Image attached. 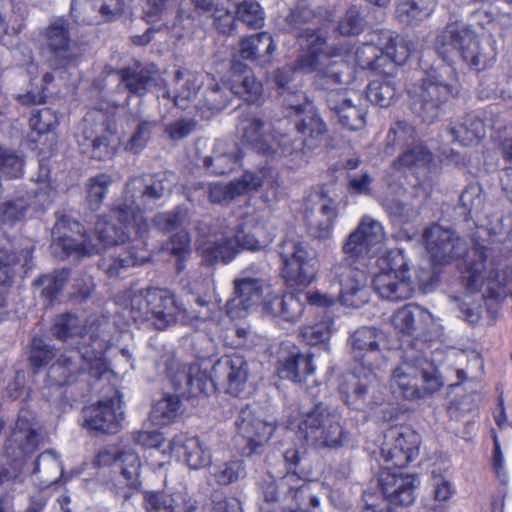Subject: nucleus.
<instances>
[{"instance_id":"nucleus-11","label":"nucleus","mask_w":512,"mask_h":512,"mask_svg":"<svg viewBox=\"0 0 512 512\" xmlns=\"http://www.w3.org/2000/svg\"><path fill=\"white\" fill-rule=\"evenodd\" d=\"M380 271L375 274L372 285L381 298L390 301L409 299L414 288L407 275L408 263L401 250H390L376 260Z\"/></svg>"},{"instance_id":"nucleus-57","label":"nucleus","mask_w":512,"mask_h":512,"mask_svg":"<svg viewBox=\"0 0 512 512\" xmlns=\"http://www.w3.org/2000/svg\"><path fill=\"white\" fill-rule=\"evenodd\" d=\"M262 234V228L256 226L252 231L239 229L232 237L240 250L259 251L266 247L271 241L269 236Z\"/></svg>"},{"instance_id":"nucleus-49","label":"nucleus","mask_w":512,"mask_h":512,"mask_svg":"<svg viewBox=\"0 0 512 512\" xmlns=\"http://www.w3.org/2000/svg\"><path fill=\"white\" fill-rule=\"evenodd\" d=\"M205 291L203 294L195 296L194 302L196 307L191 306L188 311L182 310L180 321L185 324H194L198 321L211 320L215 312V304L212 302V283L209 279L204 280Z\"/></svg>"},{"instance_id":"nucleus-4","label":"nucleus","mask_w":512,"mask_h":512,"mask_svg":"<svg viewBox=\"0 0 512 512\" xmlns=\"http://www.w3.org/2000/svg\"><path fill=\"white\" fill-rule=\"evenodd\" d=\"M444 381L435 364L412 347L404 350L392 370L390 388L406 400L424 399L440 391Z\"/></svg>"},{"instance_id":"nucleus-20","label":"nucleus","mask_w":512,"mask_h":512,"mask_svg":"<svg viewBox=\"0 0 512 512\" xmlns=\"http://www.w3.org/2000/svg\"><path fill=\"white\" fill-rule=\"evenodd\" d=\"M113 395L101 399L96 404L83 409V426L89 430L101 433L114 434L118 431L123 419L122 412L118 411L121 404V395L113 387Z\"/></svg>"},{"instance_id":"nucleus-54","label":"nucleus","mask_w":512,"mask_h":512,"mask_svg":"<svg viewBox=\"0 0 512 512\" xmlns=\"http://www.w3.org/2000/svg\"><path fill=\"white\" fill-rule=\"evenodd\" d=\"M297 38L301 41V46L309 50V55L302 60V66L310 63L313 57L322 54H331L336 47H327L323 49L325 38L314 27H306L302 32H297Z\"/></svg>"},{"instance_id":"nucleus-34","label":"nucleus","mask_w":512,"mask_h":512,"mask_svg":"<svg viewBox=\"0 0 512 512\" xmlns=\"http://www.w3.org/2000/svg\"><path fill=\"white\" fill-rule=\"evenodd\" d=\"M391 323L402 334H424L433 325L434 318L427 309L416 304H407L392 315Z\"/></svg>"},{"instance_id":"nucleus-19","label":"nucleus","mask_w":512,"mask_h":512,"mask_svg":"<svg viewBox=\"0 0 512 512\" xmlns=\"http://www.w3.org/2000/svg\"><path fill=\"white\" fill-rule=\"evenodd\" d=\"M423 238L432 262L437 265L448 264L466 251L465 242L453 230L438 224L426 228Z\"/></svg>"},{"instance_id":"nucleus-10","label":"nucleus","mask_w":512,"mask_h":512,"mask_svg":"<svg viewBox=\"0 0 512 512\" xmlns=\"http://www.w3.org/2000/svg\"><path fill=\"white\" fill-rule=\"evenodd\" d=\"M105 347L104 341H95L92 349H72L60 355L55 363L48 369V377L55 384L69 385L77 382L79 376L87 369L92 376L100 377L108 371L102 359Z\"/></svg>"},{"instance_id":"nucleus-26","label":"nucleus","mask_w":512,"mask_h":512,"mask_svg":"<svg viewBox=\"0 0 512 512\" xmlns=\"http://www.w3.org/2000/svg\"><path fill=\"white\" fill-rule=\"evenodd\" d=\"M415 478L413 475L398 473L390 466L383 468L378 477L381 496L386 503L409 506L415 500Z\"/></svg>"},{"instance_id":"nucleus-60","label":"nucleus","mask_w":512,"mask_h":512,"mask_svg":"<svg viewBox=\"0 0 512 512\" xmlns=\"http://www.w3.org/2000/svg\"><path fill=\"white\" fill-rule=\"evenodd\" d=\"M232 94L231 86L213 85L205 90L201 105L209 110L221 111L228 105Z\"/></svg>"},{"instance_id":"nucleus-53","label":"nucleus","mask_w":512,"mask_h":512,"mask_svg":"<svg viewBox=\"0 0 512 512\" xmlns=\"http://www.w3.org/2000/svg\"><path fill=\"white\" fill-rule=\"evenodd\" d=\"M113 183L111 175L100 173L86 182V202L92 211H97L106 196L109 186Z\"/></svg>"},{"instance_id":"nucleus-29","label":"nucleus","mask_w":512,"mask_h":512,"mask_svg":"<svg viewBox=\"0 0 512 512\" xmlns=\"http://www.w3.org/2000/svg\"><path fill=\"white\" fill-rule=\"evenodd\" d=\"M237 133L240 139L250 145L259 154H271L275 151L265 130L263 117L252 110L243 111L238 120Z\"/></svg>"},{"instance_id":"nucleus-5","label":"nucleus","mask_w":512,"mask_h":512,"mask_svg":"<svg viewBox=\"0 0 512 512\" xmlns=\"http://www.w3.org/2000/svg\"><path fill=\"white\" fill-rule=\"evenodd\" d=\"M459 92L457 73L452 66L442 65L430 70L421 85L410 91L409 107L422 122L431 124L440 116L442 106Z\"/></svg>"},{"instance_id":"nucleus-14","label":"nucleus","mask_w":512,"mask_h":512,"mask_svg":"<svg viewBox=\"0 0 512 512\" xmlns=\"http://www.w3.org/2000/svg\"><path fill=\"white\" fill-rule=\"evenodd\" d=\"M282 276L291 286H306L315 276L313 257L306 243L299 238L286 237L279 245Z\"/></svg>"},{"instance_id":"nucleus-62","label":"nucleus","mask_w":512,"mask_h":512,"mask_svg":"<svg viewBox=\"0 0 512 512\" xmlns=\"http://www.w3.org/2000/svg\"><path fill=\"white\" fill-rule=\"evenodd\" d=\"M237 19L252 28H260L264 23V13L255 0H244L236 8Z\"/></svg>"},{"instance_id":"nucleus-39","label":"nucleus","mask_w":512,"mask_h":512,"mask_svg":"<svg viewBox=\"0 0 512 512\" xmlns=\"http://www.w3.org/2000/svg\"><path fill=\"white\" fill-rule=\"evenodd\" d=\"M275 48L272 36L267 32H261L243 38L239 43V54L242 59L265 66L271 62Z\"/></svg>"},{"instance_id":"nucleus-36","label":"nucleus","mask_w":512,"mask_h":512,"mask_svg":"<svg viewBox=\"0 0 512 512\" xmlns=\"http://www.w3.org/2000/svg\"><path fill=\"white\" fill-rule=\"evenodd\" d=\"M231 91L248 103H256L263 95V85L251 69L239 59L231 62Z\"/></svg>"},{"instance_id":"nucleus-1","label":"nucleus","mask_w":512,"mask_h":512,"mask_svg":"<svg viewBox=\"0 0 512 512\" xmlns=\"http://www.w3.org/2000/svg\"><path fill=\"white\" fill-rule=\"evenodd\" d=\"M249 377V364L237 354L223 356L213 364L208 360L181 364L171 376V383L182 395H209L222 388L238 396Z\"/></svg>"},{"instance_id":"nucleus-59","label":"nucleus","mask_w":512,"mask_h":512,"mask_svg":"<svg viewBox=\"0 0 512 512\" xmlns=\"http://www.w3.org/2000/svg\"><path fill=\"white\" fill-rule=\"evenodd\" d=\"M331 320L328 317L317 323L300 328V336L307 345H317L326 342L331 336Z\"/></svg>"},{"instance_id":"nucleus-13","label":"nucleus","mask_w":512,"mask_h":512,"mask_svg":"<svg viewBox=\"0 0 512 512\" xmlns=\"http://www.w3.org/2000/svg\"><path fill=\"white\" fill-rule=\"evenodd\" d=\"M77 142L80 151L96 160H107L116 152V137L109 120L102 114L86 116L79 126Z\"/></svg>"},{"instance_id":"nucleus-30","label":"nucleus","mask_w":512,"mask_h":512,"mask_svg":"<svg viewBox=\"0 0 512 512\" xmlns=\"http://www.w3.org/2000/svg\"><path fill=\"white\" fill-rule=\"evenodd\" d=\"M140 459L131 451L122 452L114 462L113 489L116 495L128 499L140 487Z\"/></svg>"},{"instance_id":"nucleus-33","label":"nucleus","mask_w":512,"mask_h":512,"mask_svg":"<svg viewBox=\"0 0 512 512\" xmlns=\"http://www.w3.org/2000/svg\"><path fill=\"white\" fill-rule=\"evenodd\" d=\"M337 209L333 200L321 197L314 205L306 209L305 221L311 236L317 239L330 237Z\"/></svg>"},{"instance_id":"nucleus-18","label":"nucleus","mask_w":512,"mask_h":512,"mask_svg":"<svg viewBox=\"0 0 512 512\" xmlns=\"http://www.w3.org/2000/svg\"><path fill=\"white\" fill-rule=\"evenodd\" d=\"M420 435L409 427H394L384 435L381 455L391 469L405 467L418 456Z\"/></svg>"},{"instance_id":"nucleus-42","label":"nucleus","mask_w":512,"mask_h":512,"mask_svg":"<svg viewBox=\"0 0 512 512\" xmlns=\"http://www.w3.org/2000/svg\"><path fill=\"white\" fill-rule=\"evenodd\" d=\"M149 251L145 248L143 240H134L132 246L128 247L125 256L102 259L99 267L109 276L116 277L123 270L131 266L142 265L149 260Z\"/></svg>"},{"instance_id":"nucleus-46","label":"nucleus","mask_w":512,"mask_h":512,"mask_svg":"<svg viewBox=\"0 0 512 512\" xmlns=\"http://www.w3.org/2000/svg\"><path fill=\"white\" fill-rule=\"evenodd\" d=\"M151 288L126 290L122 299L126 310L135 323L143 324L151 322Z\"/></svg>"},{"instance_id":"nucleus-47","label":"nucleus","mask_w":512,"mask_h":512,"mask_svg":"<svg viewBox=\"0 0 512 512\" xmlns=\"http://www.w3.org/2000/svg\"><path fill=\"white\" fill-rule=\"evenodd\" d=\"M295 123L298 134L306 140L309 150H313L321 144L323 136L327 132V126L320 115L311 107Z\"/></svg>"},{"instance_id":"nucleus-23","label":"nucleus","mask_w":512,"mask_h":512,"mask_svg":"<svg viewBox=\"0 0 512 512\" xmlns=\"http://www.w3.org/2000/svg\"><path fill=\"white\" fill-rule=\"evenodd\" d=\"M273 170L262 168L258 174L245 172L240 179L229 184L214 183L208 186V197L212 203H229L237 196L260 188L265 181L271 182Z\"/></svg>"},{"instance_id":"nucleus-61","label":"nucleus","mask_w":512,"mask_h":512,"mask_svg":"<svg viewBox=\"0 0 512 512\" xmlns=\"http://www.w3.org/2000/svg\"><path fill=\"white\" fill-rule=\"evenodd\" d=\"M187 218L188 209L184 206H177L172 211L155 215L152 223L158 230L170 232L182 226Z\"/></svg>"},{"instance_id":"nucleus-27","label":"nucleus","mask_w":512,"mask_h":512,"mask_svg":"<svg viewBox=\"0 0 512 512\" xmlns=\"http://www.w3.org/2000/svg\"><path fill=\"white\" fill-rule=\"evenodd\" d=\"M241 158V150L235 143L222 140H217L214 143L211 154L204 153L200 147L196 149L197 161L206 170L216 175H223L234 170Z\"/></svg>"},{"instance_id":"nucleus-43","label":"nucleus","mask_w":512,"mask_h":512,"mask_svg":"<svg viewBox=\"0 0 512 512\" xmlns=\"http://www.w3.org/2000/svg\"><path fill=\"white\" fill-rule=\"evenodd\" d=\"M131 197L128 186L125 187L124 199L121 204L112 210L117 220L124 224V228L131 233L135 232L139 235L138 240H142L144 234L148 231V224L143 220L141 208L144 204H139Z\"/></svg>"},{"instance_id":"nucleus-56","label":"nucleus","mask_w":512,"mask_h":512,"mask_svg":"<svg viewBox=\"0 0 512 512\" xmlns=\"http://www.w3.org/2000/svg\"><path fill=\"white\" fill-rule=\"evenodd\" d=\"M460 207L466 218H473L479 214L484 207V196L482 187L478 183H471L462 191L460 195Z\"/></svg>"},{"instance_id":"nucleus-58","label":"nucleus","mask_w":512,"mask_h":512,"mask_svg":"<svg viewBox=\"0 0 512 512\" xmlns=\"http://www.w3.org/2000/svg\"><path fill=\"white\" fill-rule=\"evenodd\" d=\"M432 160L433 155L429 149L422 144H418L401 154L397 160L394 161V166L397 168L424 167Z\"/></svg>"},{"instance_id":"nucleus-48","label":"nucleus","mask_w":512,"mask_h":512,"mask_svg":"<svg viewBox=\"0 0 512 512\" xmlns=\"http://www.w3.org/2000/svg\"><path fill=\"white\" fill-rule=\"evenodd\" d=\"M173 443L183 450V457L191 469L198 470L210 465L211 454L199 438L179 436Z\"/></svg>"},{"instance_id":"nucleus-25","label":"nucleus","mask_w":512,"mask_h":512,"mask_svg":"<svg viewBox=\"0 0 512 512\" xmlns=\"http://www.w3.org/2000/svg\"><path fill=\"white\" fill-rule=\"evenodd\" d=\"M235 426L238 435L246 441L249 455L266 445L276 429L275 424L257 417L248 406L240 410Z\"/></svg>"},{"instance_id":"nucleus-52","label":"nucleus","mask_w":512,"mask_h":512,"mask_svg":"<svg viewBox=\"0 0 512 512\" xmlns=\"http://www.w3.org/2000/svg\"><path fill=\"white\" fill-rule=\"evenodd\" d=\"M399 92L396 82L390 78L374 80L366 89V95L370 102L383 108L392 105Z\"/></svg>"},{"instance_id":"nucleus-6","label":"nucleus","mask_w":512,"mask_h":512,"mask_svg":"<svg viewBox=\"0 0 512 512\" xmlns=\"http://www.w3.org/2000/svg\"><path fill=\"white\" fill-rule=\"evenodd\" d=\"M40 430L41 425L34 413L28 409H21L15 427L4 445L3 454L10 464L9 468L0 465V484L23 481L25 458L38 448L41 441Z\"/></svg>"},{"instance_id":"nucleus-55","label":"nucleus","mask_w":512,"mask_h":512,"mask_svg":"<svg viewBox=\"0 0 512 512\" xmlns=\"http://www.w3.org/2000/svg\"><path fill=\"white\" fill-rule=\"evenodd\" d=\"M70 276V270L62 269L34 280L33 285L42 287L41 295L51 302L63 289Z\"/></svg>"},{"instance_id":"nucleus-17","label":"nucleus","mask_w":512,"mask_h":512,"mask_svg":"<svg viewBox=\"0 0 512 512\" xmlns=\"http://www.w3.org/2000/svg\"><path fill=\"white\" fill-rule=\"evenodd\" d=\"M385 231L382 224L370 216H364L342 246L344 255L350 258L370 260L382 249Z\"/></svg>"},{"instance_id":"nucleus-44","label":"nucleus","mask_w":512,"mask_h":512,"mask_svg":"<svg viewBox=\"0 0 512 512\" xmlns=\"http://www.w3.org/2000/svg\"><path fill=\"white\" fill-rule=\"evenodd\" d=\"M383 55L400 64L407 59L408 51L403 43L389 37L388 43L381 49L372 44H364L356 52L358 60L365 66L376 65Z\"/></svg>"},{"instance_id":"nucleus-12","label":"nucleus","mask_w":512,"mask_h":512,"mask_svg":"<svg viewBox=\"0 0 512 512\" xmlns=\"http://www.w3.org/2000/svg\"><path fill=\"white\" fill-rule=\"evenodd\" d=\"M367 260L344 258L332 267L334 280L340 286V300L345 306L359 308L368 302L367 275L364 267Z\"/></svg>"},{"instance_id":"nucleus-31","label":"nucleus","mask_w":512,"mask_h":512,"mask_svg":"<svg viewBox=\"0 0 512 512\" xmlns=\"http://www.w3.org/2000/svg\"><path fill=\"white\" fill-rule=\"evenodd\" d=\"M84 331L83 321L78 316L70 313L58 315L54 319L51 328V332L56 339L69 343L73 346V349H78V347L92 349L95 346V341L100 340L93 339L92 335H88Z\"/></svg>"},{"instance_id":"nucleus-51","label":"nucleus","mask_w":512,"mask_h":512,"mask_svg":"<svg viewBox=\"0 0 512 512\" xmlns=\"http://www.w3.org/2000/svg\"><path fill=\"white\" fill-rule=\"evenodd\" d=\"M173 387H175L172 384ZM176 389V388H174ZM177 395L165 394L161 399L157 400L151 409L150 412V420L159 426L167 425L173 422L178 414L180 409V399L179 397H189L188 395H182L179 391L175 390Z\"/></svg>"},{"instance_id":"nucleus-45","label":"nucleus","mask_w":512,"mask_h":512,"mask_svg":"<svg viewBox=\"0 0 512 512\" xmlns=\"http://www.w3.org/2000/svg\"><path fill=\"white\" fill-rule=\"evenodd\" d=\"M62 472L57 454L53 450H47L38 455L35 460L31 477L40 488H47L58 482Z\"/></svg>"},{"instance_id":"nucleus-32","label":"nucleus","mask_w":512,"mask_h":512,"mask_svg":"<svg viewBox=\"0 0 512 512\" xmlns=\"http://www.w3.org/2000/svg\"><path fill=\"white\" fill-rule=\"evenodd\" d=\"M151 322L157 330H165L180 321L182 310L177 305L174 295L167 290L151 288Z\"/></svg>"},{"instance_id":"nucleus-3","label":"nucleus","mask_w":512,"mask_h":512,"mask_svg":"<svg viewBox=\"0 0 512 512\" xmlns=\"http://www.w3.org/2000/svg\"><path fill=\"white\" fill-rule=\"evenodd\" d=\"M380 338V331L374 327H361L349 338L351 354L359 366L344 379L340 390L345 394L346 404L355 410L372 408L378 402L374 396L377 380L371 359L379 350Z\"/></svg>"},{"instance_id":"nucleus-37","label":"nucleus","mask_w":512,"mask_h":512,"mask_svg":"<svg viewBox=\"0 0 512 512\" xmlns=\"http://www.w3.org/2000/svg\"><path fill=\"white\" fill-rule=\"evenodd\" d=\"M195 229L198 234L203 238H209L210 236H217L221 234L224 238L219 240H208L203 243L204 250L208 252L215 260L222 261L224 263L230 262L236 254L240 251L234 238L229 237V232L225 229L221 232H217L212 229L211 225L205 221H199L195 225Z\"/></svg>"},{"instance_id":"nucleus-38","label":"nucleus","mask_w":512,"mask_h":512,"mask_svg":"<svg viewBox=\"0 0 512 512\" xmlns=\"http://www.w3.org/2000/svg\"><path fill=\"white\" fill-rule=\"evenodd\" d=\"M144 507L147 512H195L197 501L187 493L154 492L146 494Z\"/></svg>"},{"instance_id":"nucleus-21","label":"nucleus","mask_w":512,"mask_h":512,"mask_svg":"<svg viewBox=\"0 0 512 512\" xmlns=\"http://www.w3.org/2000/svg\"><path fill=\"white\" fill-rule=\"evenodd\" d=\"M176 184L171 172H158L147 176L134 177L127 182L128 191L135 202L148 206L172 192Z\"/></svg>"},{"instance_id":"nucleus-8","label":"nucleus","mask_w":512,"mask_h":512,"mask_svg":"<svg viewBox=\"0 0 512 512\" xmlns=\"http://www.w3.org/2000/svg\"><path fill=\"white\" fill-rule=\"evenodd\" d=\"M340 419L335 409L319 402L303 414L297 433L308 444L336 449L349 441V432L341 426Z\"/></svg>"},{"instance_id":"nucleus-40","label":"nucleus","mask_w":512,"mask_h":512,"mask_svg":"<svg viewBox=\"0 0 512 512\" xmlns=\"http://www.w3.org/2000/svg\"><path fill=\"white\" fill-rule=\"evenodd\" d=\"M270 144L274 145L275 151L271 154H264V156L284 157L297 163L305 162L306 154L310 151L306 140L301 136H290L281 133L276 127L272 129Z\"/></svg>"},{"instance_id":"nucleus-7","label":"nucleus","mask_w":512,"mask_h":512,"mask_svg":"<svg viewBox=\"0 0 512 512\" xmlns=\"http://www.w3.org/2000/svg\"><path fill=\"white\" fill-rule=\"evenodd\" d=\"M435 50L444 61L458 53L464 63L477 71L485 69L496 55L488 41L482 43L474 32L458 23L448 24L437 36Z\"/></svg>"},{"instance_id":"nucleus-22","label":"nucleus","mask_w":512,"mask_h":512,"mask_svg":"<svg viewBox=\"0 0 512 512\" xmlns=\"http://www.w3.org/2000/svg\"><path fill=\"white\" fill-rule=\"evenodd\" d=\"M280 485L285 489V498L294 504L298 511L307 512L310 508L320 505V498L325 494V488L318 481H307L296 473H287L280 478Z\"/></svg>"},{"instance_id":"nucleus-28","label":"nucleus","mask_w":512,"mask_h":512,"mask_svg":"<svg viewBox=\"0 0 512 512\" xmlns=\"http://www.w3.org/2000/svg\"><path fill=\"white\" fill-rule=\"evenodd\" d=\"M340 48L333 49L331 54H322L312 58L310 63L304 64L303 68L315 72L319 84L327 91L334 90L333 85H340L348 82L349 67L338 61H333V57L341 55Z\"/></svg>"},{"instance_id":"nucleus-50","label":"nucleus","mask_w":512,"mask_h":512,"mask_svg":"<svg viewBox=\"0 0 512 512\" xmlns=\"http://www.w3.org/2000/svg\"><path fill=\"white\" fill-rule=\"evenodd\" d=\"M486 127L483 120L475 115H467L451 128L454 139L464 146L479 143L485 136Z\"/></svg>"},{"instance_id":"nucleus-63","label":"nucleus","mask_w":512,"mask_h":512,"mask_svg":"<svg viewBox=\"0 0 512 512\" xmlns=\"http://www.w3.org/2000/svg\"><path fill=\"white\" fill-rule=\"evenodd\" d=\"M24 158L16 151L0 145V172L10 178L23 174Z\"/></svg>"},{"instance_id":"nucleus-24","label":"nucleus","mask_w":512,"mask_h":512,"mask_svg":"<svg viewBox=\"0 0 512 512\" xmlns=\"http://www.w3.org/2000/svg\"><path fill=\"white\" fill-rule=\"evenodd\" d=\"M325 103L338 123L349 130L365 126L366 110L356 103L345 89L329 90L324 95Z\"/></svg>"},{"instance_id":"nucleus-2","label":"nucleus","mask_w":512,"mask_h":512,"mask_svg":"<svg viewBox=\"0 0 512 512\" xmlns=\"http://www.w3.org/2000/svg\"><path fill=\"white\" fill-rule=\"evenodd\" d=\"M79 222L69 216H57L52 228L54 254L61 250V256H75L79 259L97 255L102 249L125 243L131 234L123 226L100 218L93 233L81 232Z\"/></svg>"},{"instance_id":"nucleus-35","label":"nucleus","mask_w":512,"mask_h":512,"mask_svg":"<svg viewBox=\"0 0 512 512\" xmlns=\"http://www.w3.org/2000/svg\"><path fill=\"white\" fill-rule=\"evenodd\" d=\"M120 83L131 94L143 97L158 81V70L155 65L136 63L118 71Z\"/></svg>"},{"instance_id":"nucleus-41","label":"nucleus","mask_w":512,"mask_h":512,"mask_svg":"<svg viewBox=\"0 0 512 512\" xmlns=\"http://www.w3.org/2000/svg\"><path fill=\"white\" fill-rule=\"evenodd\" d=\"M262 306L267 315L287 322L297 321L304 308L303 303L292 293L285 295L268 294L263 300Z\"/></svg>"},{"instance_id":"nucleus-9","label":"nucleus","mask_w":512,"mask_h":512,"mask_svg":"<svg viewBox=\"0 0 512 512\" xmlns=\"http://www.w3.org/2000/svg\"><path fill=\"white\" fill-rule=\"evenodd\" d=\"M486 259V247L476 241L473 248L465 254L466 272L463 279L467 289L471 292L478 290L486 279L485 294L488 298L503 300L510 296L512 299V267L501 271L492 270L485 277Z\"/></svg>"},{"instance_id":"nucleus-15","label":"nucleus","mask_w":512,"mask_h":512,"mask_svg":"<svg viewBox=\"0 0 512 512\" xmlns=\"http://www.w3.org/2000/svg\"><path fill=\"white\" fill-rule=\"evenodd\" d=\"M233 283L235 296L226 303V311L231 318H241L260 301L268 286L266 273L259 266L251 265Z\"/></svg>"},{"instance_id":"nucleus-64","label":"nucleus","mask_w":512,"mask_h":512,"mask_svg":"<svg viewBox=\"0 0 512 512\" xmlns=\"http://www.w3.org/2000/svg\"><path fill=\"white\" fill-rule=\"evenodd\" d=\"M415 129L405 120L394 122L387 135V145L390 147H403L412 143L415 139Z\"/></svg>"},{"instance_id":"nucleus-16","label":"nucleus","mask_w":512,"mask_h":512,"mask_svg":"<svg viewBox=\"0 0 512 512\" xmlns=\"http://www.w3.org/2000/svg\"><path fill=\"white\" fill-rule=\"evenodd\" d=\"M48 61L54 69L66 68L82 57V50L70 37V24L64 18H56L44 33Z\"/></svg>"}]
</instances>
